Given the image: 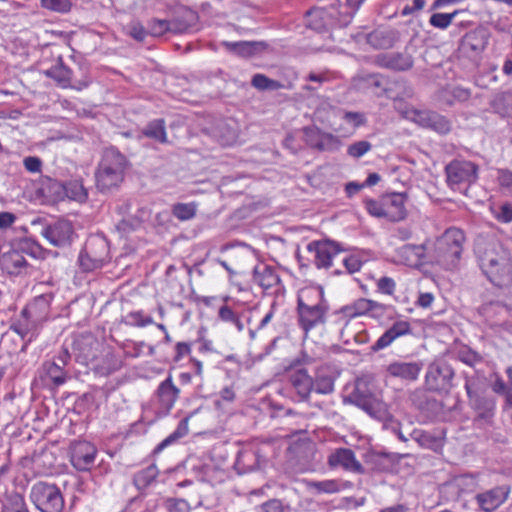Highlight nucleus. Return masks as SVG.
I'll use <instances>...</instances> for the list:
<instances>
[{
    "instance_id": "nucleus-1",
    "label": "nucleus",
    "mask_w": 512,
    "mask_h": 512,
    "mask_svg": "<svg viewBox=\"0 0 512 512\" xmlns=\"http://www.w3.org/2000/svg\"><path fill=\"white\" fill-rule=\"evenodd\" d=\"M474 254L479 267L489 281L499 287L512 284V258L510 252L494 234L479 233L474 240Z\"/></svg>"
},
{
    "instance_id": "nucleus-2",
    "label": "nucleus",
    "mask_w": 512,
    "mask_h": 512,
    "mask_svg": "<svg viewBox=\"0 0 512 512\" xmlns=\"http://www.w3.org/2000/svg\"><path fill=\"white\" fill-rule=\"evenodd\" d=\"M327 311L328 306L321 290H305L298 295V323L305 334L314 327L325 323Z\"/></svg>"
},
{
    "instance_id": "nucleus-3",
    "label": "nucleus",
    "mask_w": 512,
    "mask_h": 512,
    "mask_svg": "<svg viewBox=\"0 0 512 512\" xmlns=\"http://www.w3.org/2000/svg\"><path fill=\"white\" fill-rule=\"evenodd\" d=\"M127 159L115 148L107 149L96 171V185L101 192L118 187L124 179Z\"/></svg>"
},
{
    "instance_id": "nucleus-4",
    "label": "nucleus",
    "mask_w": 512,
    "mask_h": 512,
    "mask_svg": "<svg viewBox=\"0 0 512 512\" xmlns=\"http://www.w3.org/2000/svg\"><path fill=\"white\" fill-rule=\"evenodd\" d=\"M464 242L465 234L461 229L448 228L434 244V259L445 269L456 268L463 252Z\"/></svg>"
},
{
    "instance_id": "nucleus-5",
    "label": "nucleus",
    "mask_w": 512,
    "mask_h": 512,
    "mask_svg": "<svg viewBox=\"0 0 512 512\" xmlns=\"http://www.w3.org/2000/svg\"><path fill=\"white\" fill-rule=\"evenodd\" d=\"M110 260L109 242L102 235L90 236L79 254L80 267L86 271L101 268Z\"/></svg>"
},
{
    "instance_id": "nucleus-6",
    "label": "nucleus",
    "mask_w": 512,
    "mask_h": 512,
    "mask_svg": "<svg viewBox=\"0 0 512 512\" xmlns=\"http://www.w3.org/2000/svg\"><path fill=\"white\" fill-rule=\"evenodd\" d=\"M30 499L41 512H61L64 507L62 493L53 483H35L31 488Z\"/></svg>"
},
{
    "instance_id": "nucleus-7",
    "label": "nucleus",
    "mask_w": 512,
    "mask_h": 512,
    "mask_svg": "<svg viewBox=\"0 0 512 512\" xmlns=\"http://www.w3.org/2000/svg\"><path fill=\"white\" fill-rule=\"evenodd\" d=\"M455 371L445 359H435L429 364L425 383L429 390L436 392H449L453 387Z\"/></svg>"
},
{
    "instance_id": "nucleus-8",
    "label": "nucleus",
    "mask_w": 512,
    "mask_h": 512,
    "mask_svg": "<svg viewBox=\"0 0 512 512\" xmlns=\"http://www.w3.org/2000/svg\"><path fill=\"white\" fill-rule=\"evenodd\" d=\"M479 166L467 160H452L446 167L447 184L452 189L470 186L478 179Z\"/></svg>"
},
{
    "instance_id": "nucleus-9",
    "label": "nucleus",
    "mask_w": 512,
    "mask_h": 512,
    "mask_svg": "<svg viewBox=\"0 0 512 512\" xmlns=\"http://www.w3.org/2000/svg\"><path fill=\"white\" fill-rule=\"evenodd\" d=\"M349 401L357 407L364 410L370 416L380 419L383 413L382 403L372 394L368 383L364 380H358L355 383L354 390L348 397Z\"/></svg>"
},
{
    "instance_id": "nucleus-10",
    "label": "nucleus",
    "mask_w": 512,
    "mask_h": 512,
    "mask_svg": "<svg viewBox=\"0 0 512 512\" xmlns=\"http://www.w3.org/2000/svg\"><path fill=\"white\" fill-rule=\"evenodd\" d=\"M71 354L69 350L62 347L52 360L43 362L41 370L44 377L49 379L53 385L61 386L67 380L65 367L70 363Z\"/></svg>"
},
{
    "instance_id": "nucleus-11",
    "label": "nucleus",
    "mask_w": 512,
    "mask_h": 512,
    "mask_svg": "<svg viewBox=\"0 0 512 512\" xmlns=\"http://www.w3.org/2000/svg\"><path fill=\"white\" fill-rule=\"evenodd\" d=\"M98 450L88 441H74L69 448L70 462L78 471H89L95 464Z\"/></svg>"
},
{
    "instance_id": "nucleus-12",
    "label": "nucleus",
    "mask_w": 512,
    "mask_h": 512,
    "mask_svg": "<svg viewBox=\"0 0 512 512\" xmlns=\"http://www.w3.org/2000/svg\"><path fill=\"white\" fill-rule=\"evenodd\" d=\"M45 75L53 79L62 88L81 90L88 86L89 79L86 76L77 78L74 72L64 64L61 57L55 65L45 71Z\"/></svg>"
},
{
    "instance_id": "nucleus-13",
    "label": "nucleus",
    "mask_w": 512,
    "mask_h": 512,
    "mask_svg": "<svg viewBox=\"0 0 512 512\" xmlns=\"http://www.w3.org/2000/svg\"><path fill=\"white\" fill-rule=\"evenodd\" d=\"M411 119L417 125L441 135H446L452 130L451 120L436 111L414 109L411 111Z\"/></svg>"
},
{
    "instance_id": "nucleus-14",
    "label": "nucleus",
    "mask_w": 512,
    "mask_h": 512,
    "mask_svg": "<svg viewBox=\"0 0 512 512\" xmlns=\"http://www.w3.org/2000/svg\"><path fill=\"white\" fill-rule=\"evenodd\" d=\"M41 235L55 247H66L72 243L74 229L70 221L59 219L45 226Z\"/></svg>"
},
{
    "instance_id": "nucleus-15",
    "label": "nucleus",
    "mask_w": 512,
    "mask_h": 512,
    "mask_svg": "<svg viewBox=\"0 0 512 512\" xmlns=\"http://www.w3.org/2000/svg\"><path fill=\"white\" fill-rule=\"evenodd\" d=\"M307 250L313 253V263L318 269L330 268L333 259L341 251L339 244L331 240L312 241L307 245Z\"/></svg>"
},
{
    "instance_id": "nucleus-16",
    "label": "nucleus",
    "mask_w": 512,
    "mask_h": 512,
    "mask_svg": "<svg viewBox=\"0 0 512 512\" xmlns=\"http://www.w3.org/2000/svg\"><path fill=\"white\" fill-rule=\"evenodd\" d=\"M330 468H342L345 471L363 474L365 469L363 465L356 459L355 453L349 448H337L330 453L327 459Z\"/></svg>"
},
{
    "instance_id": "nucleus-17",
    "label": "nucleus",
    "mask_w": 512,
    "mask_h": 512,
    "mask_svg": "<svg viewBox=\"0 0 512 512\" xmlns=\"http://www.w3.org/2000/svg\"><path fill=\"white\" fill-rule=\"evenodd\" d=\"M179 393L180 390L173 384L171 376L162 381L156 390L157 413L163 416L167 415L178 399Z\"/></svg>"
},
{
    "instance_id": "nucleus-18",
    "label": "nucleus",
    "mask_w": 512,
    "mask_h": 512,
    "mask_svg": "<svg viewBox=\"0 0 512 512\" xmlns=\"http://www.w3.org/2000/svg\"><path fill=\"white\" fill-rule=\"evenodd\" d=\"M52 294H41L35 297L30 303H28L22 310V316L28 317L30 321L35 322L37 325L46 320L50 304L52 301Z\"/></svg>"
},
{
    "instance_id": "nucleus-19",
    "label": "nucleus",
    "mask_w": 512,
    "mask_h": 512,
    "mask_svg": "<svg viewBox=\"0 0 512 512\" xmlns=\"http://www.w3.org/2000/svg\"><path fill=\"white\" fill-rule=\"evenodd\" d=\"M375 64L393 71H407L413 66V57L403 52L383 53L376 56Z\"/></svg>"
},
{
    "instance_id": "nucleus-20",
    "label": "nucleus",
    "mask_w": 512,
    "mask_h": 512,
    "mask_svg": "<svg viewBox=\"0 0 512 512\" xmlns=\"http://www.w3.org/2000/svg\"><path fill=\"white\" fill-rule=\"evenodd\" d=\"M489 34L484 29H475L465 34L461 40L460 49L470 56L482 53L488 45Z\"/></svg>"
},
{
    "instance_id": "nucleus-21",
    "label": "nucleus",
    "mask_w": 512,
    "mask_h": 512,
    "mask_svg": "<svg viewBox=\"0 0 512 512\" xmlns=\"http://www.w3.org/2000/svg\"><path fill=\"white\" fill-rule=\"evenodd\" d=\"M508 494L509 489L507 487L498 486L477 494L475 499L481 510L492 512L505 502Z\"/></svg>"
},
{
    "instance_id": "nucleus-22",
    "label": "nucleus",
    "mask_w": 512,
    "mask_h": 512,
    "mask_svg": "<svg viewBox=\"0 0 512 512\" xmlns=\"http://www.w3.org/2000/svg\"><path fill=\"white\" fill-rule=\"evenodd\" d=\"M411 326L407 321H396L388 330H386L378 340L371 346V351L378 352L387 348L397 338L410 334Z\"/></svg>"
},
{
    "instance_id": "nucleus-23",
    "label": "nucleus",
    "mask_w": 512,
    "mask_h": 512,
    "mask_svg": "<svg viewBox=\"0 0 512 512\" xmlns=\"http://www.w3.org/2000/svg\"><path fill=\"white\" fill-rule=\"evenodd\" d=\"M400 39V33L396 29H376L370 32L367 43L375 49H390Z\"/></svg>"
},
{
    "instance_id": "nucleus-24",
    "label": "nucleus",
    "mask_w": 512,
    "mask_h": 512,
    "mask_svg": "<svg viewBox=\"0 0 512 512\" xmlns=\"http://www.w3.org/2000/svg\"><path fill=\"white\" fill-rule=\"evenodd\" d=\"M37 193L49 202L61 201L67 196L64 183L50 177H43L41 179Z\"/></svg>"
},
{
    "instance_id": "nucleus-25",
    "label": "nucleus",
    "mask_w": 512,
    "mask_h": 512,
    "mask_svg": "<svg viewBox=\"0 0 512 512\" xmlns=\"http://www.w3.org/2000/svg\"><path fill=\"white\" fill-rule=\"evenodd\" d=\"M421 369L422 365L418 362L395 361L387 366V372L390 376L406 381L416 380Z\"/></svg>"
},
{
    "instance_id": "nucleus-26",
    "label": "nucleus",
    "mask_w": 512,
    "mask_h": 512,
    "mask_svg": "<svg viewBox=\"0 0 512 512\" xmlns=\"http://www.w3.org/2000/svg\"><path fill=\"white\" fill-rule=\"evenodd\" d=\"M410 438L417 442L421 447L438 451L443 446V432H430L423 429H413L410 434Z\"/></svg>"
},
{
    "instance_id": "nucleus-27",
    "label": "nucleus",
    "mask_w": 512,
    "mask_h": 512,
    "mask_svg": "<svg viewBox=\"0 0 512 512\" xmlns=\"http://www.w3.org/2000/svg\"><path fill=\"white\" fill-rule=\"evenodd\" d=\"M397 255L405 265L417 267L425 259L426 246L425 244H405L397 249Z\"/></svg>"
},
{
    "instance_id": "nucleus-28",
    "label": "nucleus",
    "mask_w": 512,
    "mask_h": 512,
    "mask_svg": "<svg viewBox=\"0 0 512 512\" xmlns=\"http://www.w3.org/2000/svg\"><path fill=\"white\" fill-rule=\"evenodd\" d=\"M406 198V194L404 193H392L383 198L385 211L389 220L398 221L406 216Z\"/></svg>"
},
{
    "instance_id": "nucleus-29",
    "label": "nucleus",
    "mask_w": 512,
    "mask_h": 512,
    "mask_svg": "<svg viewBox=\"0 0 512 512\" xmlns=\"http://www.w3.org/2000/svg\"><path fill=\"white\" fill-rule=\"evenodd\" d=\"M29 268V263L18 250H13L3 256V269L9 275H26L29 273Z\"/></svg>"
},
{
    "instance_id": "nucleus-30",
    "label": "nucleus",
    "mask_w": 512,
    "mask_h": 512,
    "mask_svg": "<svg viewBox=\"0 0 512 512\" xmlns=\"http://www.w3.org/2000/svg\"><path fill=\"white\" fill-rule=\"evenodd\" d=\"M212 134L222 146L232 145L238 136L237 128L232 120H219L212 128Z\"/></svg>"
},
{
    "instance_id": "nucleus-31",
    "label": "nucleus",
    "mask_w": 512,
    "mask_h": 512,
    "mask_svg": "<svg viewBox=\"0 0 512 512\" xmlns=\"http://www.w3.org/2000/svg\"><path fill=\"white\" fill-rule=\"evenodd\" d=\"M290 382L302 400L307 399L314 388L313 378L305 369H298L292 373Z\"/></svg>"
},
{
    "instance_id": "nucleus-32",
    "label": "nucleus",
    "mask_w": 512,
    "mask_h": 512,
    "mask_svg": "<svg viewBox=\"0 0 512 512\" xmlns=\"http://www.w3.org/2000/svg\"><path fill=\"white\" fill-rule=\"evenodd\" d=\"M142 137L150 138L158 143H168L165 120L162 118L150 121L138 135L140 140Z\"/></svg>"
},
{
    "instance_id": "nucleus-33",
    "label": "nucleus",
    "mask_w": 512,
    "mask_h": 512,
    "mask_svg": "<svg viewBox=\"0 0 512 512\" xmlns=\"http://www.w3.org/2000/svg\"><path fill=\"white\" fill-rule=\"evenodd\" d=\"M335 375L329 367H320L315 374L314 388L318 394H331L334 391Z\"/></svg>"
},
{
    "instance_id": "nucleus-34",
    "label": "nucleus",
    "mask_w": 512,
    "mask_h": 512,
    "mask_svg": "<svg viewBox=\"0 0 512 512\" xmlns=\"http://www.w3.org/2000/svg\"><path fill=\"white\" fill-rule=\"evenodd\" d=\"M470 406L477 411L478 416L487 419L493 415L495 409V400L486 392L469 397Z\"/></svg>"
},
{
    "instance_id": "nucleus-35",
    "label": "nucleus",
    "mask_w": 512,
    "mask_h": 512,
    "mask_svg": "<svg viewBox=\"0 0 512 512\" xmlns=\"http://www.w3.org/2000/svg\"><path fill=\"white\" fill-rule=\"evenodd\" d=\"M372 308H381L380 303L366 298H359L352 304L342 307L340 312L346 317L354 318L368 314Z\"/></svg>"
},
{
    "instance_id": "nucleus-36",
    "label": "nucleus",
    "mask_w": 512,
    "mask_h": 512,
    "mask_svg": "<svg viewBox=\"0 0 512 512\" xmlns=\"http://www.w3.org/2000/svg\"><path fill=\"white\" fill-rule=\"evenodd\" d=\"M464 378V388L466 390L468 398L477 394L487 392L489 385L487 382V378L483 373H479L478 371H474L472 374L465 373Z\"/></svg>"
},
{
    "instance_id": "nucleus-37",
    "label": "nucleus",
    "mask_w": 512,
    "mask_h": 512,
    "mask_svg": "<svg viewBox=\"0 0 512 512\" xmlns=\"http://www.w3.org/2000/svg\"><path fill=\"white\" fill-rule=\"evenodd\" d=\"M412 401L429 418L438 416L443 410V404L440 401L425 394H415Z\"/></svg>"
},
{
    "instance_id": "nucleus-38",
    "label": "nucleus",
    "mask_w": 512,
    "mask_h": 512,
    "mask_svg": "<svg viewBox=\"0 0 512 512\" xmlns=\"http://www.w3.org/2000/svg\"><path fill=\"white\" fill-rule=\"evenodd\" d=\"M158 474L156 465L151 464L133 475V484L139 492L143 493L156 481Z\"/></svg>"
},
{
    "instance_id": "nucleus-39",
    "label": "nucleus",
    "mask_w": 512,
    "mask_h": 512,
    "mask_svg": "<svg viewBox=\"0 0 512 512\" xmlns=\"http://www.w3.org/2000/svg\"><path fill=\"white\" fill-rule=\"evenodd\" d=\"M198 20V16L193 11H185L183 14L174 17L170 21L171 32L182 34L193 28Z\"/></svg>"
},
{
    "instance_id": "nucleus-40",
    "label": "nucleus",
    "mask_w": 512,
    "mask_h": 512,
    "mask_svg": "<svg viewBox=\"0 0 512 512\" xmlns=\"http://www.w3.org/2000/svg\"><path fill=\"white\" fill-rule=\"evenodd\" d=\"M328 16H333V13H328L325 8H313L306 12L305 24L313 30L322 31L326 28Z\"/></svg>"
},
{
    "instance_id": "nucleus-41",
    "label": "nucleus",
    "mask_w": 512,
    "mask_h": 512,
    "mask_svg": "<svg viewBox=\"0 0 512 512\" xmlns=\"http://www.w3.org/2000/svg\"><path fill=\"white\" fill-rule=\"evenodd\" d=\"M294 84L291 80H274L270 79L264 74L258 73V90L262 91H278L280 89L291 90Z\"/></svg>"
},
{
    "instance_id": "nucleus-42",
    "label": "nucleus",
    "mask_w": 512,
    "mask_h": 512,
    "mask_svg": "<svg viewBox=\"0 0 512 512\" xmlns=\"http://www.w3.org/2000/svg\"><path fill=\"white\" fill-rule=\"evenodd\" d=\"M64 187L67 190V198L78 202H85L88 199L87 189L84 187L81 179H71L64 183Z\"/></svg>"
},
{
    "instance_id": "nucleus-43",
    "label": "nucleus",
    "mask_w": 512,
    "mask_h": 512,
    "mask_svg": "<svg viewBox=\"0 0 512 512\" xmlns=\"http://www.w3.org/2000/svg\"><path fill=\"white\" fill-rule=\"evenodd\" d=\"M222 45L229 51L241 57H251L256 51L255 41H239L228 42L224 41Z\"/></svg>"
},
{
    "instance_id": "nucleus-44",
    "label": "nucleus",
    "mask_w": 512,
    "mask_h": 512,
    "mask_svg": "<svg viewBox=\"0 0 512 512\" xmlns=\"http://www.w3.org/2000/svg\"><path fill=\"white\" fill-rule=\"evenodd\" d=\"M279 282V277L274 268L258 263V286L267 290Z\"/></svg>"
},
{
    "instance_id": "nucleus-45",
    "label": "nucleus",
    "mask_w": 512,
    "mask_h": 512,
    "mask_svg": "<svg viewBox=\"0 0 512 512\" xmlns=\"http://www.w3.org/2000/svg\"><path fill=\"white\" fill-rule=\"evenodd\" d=\"M3 512H30L24 497L12 492L9 494L3 504Z\"/></svg>"
},
{
    "instance_id": "nucleus-46",
    "label": "nucleus",
    "mask_w": 512,
    "mask_h": 512,
    "mask_svg": "<svg viewBox=\"0 0 512 512\" xmlns=\"http://www.w3.org/2000/svg\"><path fill=\"white\" fill-rule=\"evenodd\" d=\"M456 357L458 360L470 367H474L477 364L483 362L482 355L466 345H463L457 349Z\"/></svg>"
},
{
    "instance_id": "nucleus-47",
    "label": "nucleus",
    "mask_w": 512,
    "mask_h": 512,
    "mask_svg": "<svg viewBox=\"0 0 512 512\" xmlns=\"http://www.w3.org/2000/svg\"><path fill=\"white\" fill-rule=\"evenodd\" d=\"M18 251L32 256L33 258H44L45 251L41 245L31 238H25L19 242Z\"/></svg>"
},
{
    "instance_id": "nucleus-48",
    "label": "nucleus",
    "mask_w": 512,
    "mask_h": 512,
    "mask_svg": "<svg viewBox=\"0 0 512 512\" xmlns=\"http://www.w3.org/2000/svg\"><path fill=\"white\" fill-rule=\"evenodd\" d=\"M341 146L342 141L338 136L323 131L317 151L336 152L341 148Z\"/></svg>"
},
{
    "instance_id": "nucleus-49",
    "label": "nucleus",
    "mask_w": 512,
    "mask_h": 512,
    "mask_svg": "<svg viewBox=\"0 0 512 512\" xmlns=\"http://www.w3.org/2000/svg\"><path fill=\"white\" fill-rule=\"evenodd\" d=\"M122 322L129 326L145 327L153 324L151 316L145 315L142 310L129 312L123 317Z\"/></svg>"
},
{
    "instance_id": "nucleus-50",
    "label": "nucleus",
    "mask_w": 512,
    "mask_h": 512,
    "mask_svg": "<svg viewBox=\"0 0 512 512\" xmlns=\"http://www.w3.org/2000/svg\"><path fill=\"white\" fill-rule=\"evenodd\" d=\"M172 214L180 221H187L195 217L196 205L194 203H177L172 206Z\"/></svg>"
},
{
    "instance_id": "nucleus-51",
    "label": "nucleus",
    "mask_w": 512,
    "mask_h": 512,
    "mask_svg": "<svg viewBox=\"0 0 512 512\" xmlns=\"http://www.w3.org/2000/svg\"><path fill=\"white\" fill-rule=\"evenodd\" d=\"M37 326L38 325L30 321L27 316L23 317L21 312L19 319L11 324L10 329L24 339L31 331L36 329Z\"/></svg>"
},
{
    "instance_id": "nucleus-52",
    "label": "nucleus",
    "mask_w": 512,
    "mask_h": 512,
    "mask_svg": "<svg viewBox=\"0 0 512 512\" xmlns=\"http://www.w3.org/2000/svg\"><path fill=\"white\" fill-rule=\"evenodd\" d=\"M490 108L500 116H506L509 112V97L505 93H498L490 100Z\"/></svg>"
},
{
    "instance_id": "nucleus-53",
    "label": "nucleus",
    "mask_w": 512,
    "mask_h": 512,
    "mask_svg": "<svg viewBox=\"0 0 512 512\" xmlns=\"http://www.w3.org/2000/svg\"><path fill=\"white\" fill-rule=\"evenodd\" d=\"M323 131L316 126H307L303 128L305 143L312 149L317 150Z\"/></svg>"
},
{
    "instance_id": "nucleus-54",
    "label": "nucleus",
    "mask_w": 512,
    "mask_h": 512,
    "mask_svg": "<svg viewBox=\"0 0 512 512\" xmlns=\"http://www.w3.org/2000/svg\"><path fill=\"white\" fill-rule=\"evenodd\" d=\"M310 487L314 488L318 493H337L341 490L339 481L337 480H324L313 481Z\"/></svg>"
},
{
    "instance_id": "nucleus-55",
    "label": "nucleus",
    "mask_w": 512,
    "mask_h": 512,
    "mask_svg": "<svg viewBox=\"0 0 512 512\" xmlns=\"http://www.w3.org/2000/svg\"><path fill=\"white\" fill-rule=\"evenodd\" d=\"M191 416L192 414L183 418L179 422L177 429L159 445V448H163L172 443L173 441L184 437L188 433V421Z\"/></svg>"
},
{
    "instance_id": "nucleus-56",
    "label": "nucleus",
    "mask_w": 512,
    "mask_h": 512,
    "mask_svg": "<svg viewBox=\"0 0 512 512\" xmlns=\"http://www.w3.org/2000/svg\"><path fill=\"white\" fill-rule=\"evenodd\" d=\"M457 14L458 11L453 13H434L431 15L429 23L436 28L446 29Z\"/></svg>"
},
{
    "instance_id": "nucleus-57",
    "label": "nucleus",
    "mask_w": 512,
    "mask_h": 512,
    "mask_svg": "<svg viewBox=\"0 0 512 512\" xmlns=\"http://www.w3.org/2000/svg\"><path fill=\"white\" fill-rule=\"evenodd\" d=\"M149 33L152 36L160 37L164 35L166 32H171L170 21L169 20H161V19H152L148 23Z\"/></svg>"
},
{
    "instance_id": "nucleus-58",
    "label": "nucleus",
    "mask_w": 512,
    "mask_h": 512,
    "mask_svg": "<svg viewBox=\"0 0 512 512\" xmlns=\"http://www.w3.org/2000/svg\"><path fill=\"white\" fill-rule=\"evenodd\" d=\"M371 148L372 145L369 141L361 140L350 144L347 148V154L353 158L358 159L370 151Z\"/></svg>"
},
{
    "instance_id": "nucleus-59",
    "label": "nucleus",
    "mask_w": 512,
    "mask_h": 512,
    "mask_svg": "<svg viewBox=\"0 0 512 512\" xmlns=\"http://www.w3.org/2000/svg\"><path fill=\"white\" fill-rule=\"evenodd\" d=\"M41 4L44 8L64 13L70 10L71 0H41Z\"/></svg>"
},
{
    "instance_id": "nucleus-60",
    "label": "nucleus",
    "mask_w": 512,
    "mask_h": 512,
    "mask_svg": "<svg viewBox=\"0 0 512 512\" xmlns=\"http://www.w3.org/2000/svg\"><path fill=\"white\" fill-rule=\"evenodd\" d=\"M365 207H366L367 211L369 212V214H371L372 216H376L379 218H381V217L387 218V213L385 211L384 199H382L381 202L373 200V199L366 200Z\"/></svg>"
},
{
    "instance_id": "nucleus-61",
    "label": "nucleus",
    "mask_w": 512,
    "mask_h": 512,
    "mask_svg": "<svg viewBox=\"0 0 512 512\" xmlns=\"http://www.w3.org/2000/svg\"><path fill=\"white\" fill-rule=\"evenodd\" d=\"M165 506L168 512H189V503L180 498H169L165 501Z\"/></svg>"
},
{
    "instance_id": "nucleus-62",
    "label": "nucleus",
    "mask_w": 512,
    "mask_h": 512,
    "mask_svg": "<svg viewBox=\"0 0 512 512\" xmlns=\"http://www.w3.org/2000/svg\"><path fill=\"white\" fill-rule=\"evenodd\" d=\"M377 290L386 295H393L396 287L395 281L387 276L381 277L377 280Z\"/></svg>"
},
{
    "instance_id": "nucleus-63",
    "label": "nucleus",
    "mask_w": 512,
    "mask_h": 512,
    "mask_svg": "<svg viewBox=\"0 0 512 512\" xmlns=\"http://www.w3.org/2000/svg\"><path fill=\"white\" fill-rule=\"evenodd\" d=\"M495 217L502 223L512 222V203L507 202L502 204L495 213Z\"/></svg>"
},
{
    "instance_id": "nucleus-64",
    "label": "nucleus",
    "mask_w": 512,
    "mask_h": 512,
    "mask_svg": "<svg viewBox=\"0 0 512 512\" xmlns=\"http://www.w3.org/2000/svg\"><path fill=\"white\" fill-rule=\"evenodd\" d=\"M219 317L223 321L235 323L239 330L243 329L242 323L239 321V319L237 318V316L235 315V313L233 312V310L230 307L222 306L219 309Z\"/></svg>"
}]
</instances>
